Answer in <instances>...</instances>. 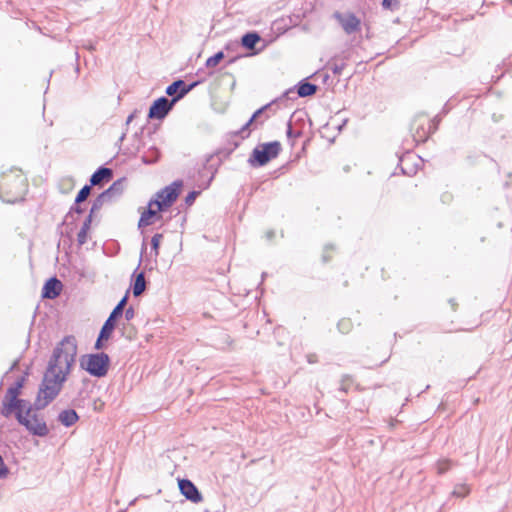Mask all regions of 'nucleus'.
<instances>
[{"instance_id":"nucleus-12","label":"nucleus","mask_w":512,"mask_h":512,"mask_svg":"<svg viewBox=\"0 0 512 512\" xmlns=\"http://www.w3.org/2000/svg\"><path fill=\"white\" fill-rule=\"evenodd\" d=\"M178 487L180 493L186 498V500L194 504L200 503L203 500L202 493L190 479L178 478Z\"/></svg>"},{"instance_id":"nucleus-20","label":"nucleus","mask_w":512,"mask_h":512,"mask_svg":"<svg viewBox=\"0 0 512 512\" xmlns=\"http://www.w3.org/2000/svg\"><path fill=\"white\" fill-rule=\"evenodd\" d=\"M55 398L47 395V394H43V393H40V390H38V393H37V396H36V399L34 400L33 403H31L29 401V404H28V416L30 417V414L32 412H37V411H40L42 409H44L45 407H47Z\"/></svg>"},{"instance_id":"nucleus-45","label":"nucleus","mask_w":512,"mask_h":512,"mask_svg":"<svg viewBox=\"0 0 512 512\" xmlns=\"http://www.w3.org/2000/svg\"><path fill=\"white\" fill-rule=\"evenodd\" d=\"M283 97L287 98V99H290V100H294L297 98V95H296V88L295 86L292 87V88H289L287 89L284 94H283Z\"/></svg>"},{"instance_id":"nucleus-2","label":"nucleus","mask_w":512,"mask_h":512,"mask_svg":"<svg viewBox=\"0 0 512 512\" xmlns=\"http://www.w3.org/2000/svg\"><path fill=\"white\" fill-rule=\"evenodd\" d=\"M28 404L29 401L20 396L4 395L0 414L5 418L14 416L18 424L23 426L31 435L46 437L50 432L47 424L32 426L31 419L28 416Z\"/></svg>"},{"instance_id":"nucleus-39","label":"nucleus","mask_w":512,"mask_h":512,"mask_svg":"<svg viewBox=\"0 0 512 512\" xmlns=\"http://www.w3.org/2000/svg\"><path fill=\"white\" fill-rule=\"evenodd\" d=\"M351 382V377L349 375H344L341 379V385L339 387V391L343 393H347L349 390V383Z\"/></svg>"},{"instance_id":"nucleus-29","label":"nucleus","mask_w":512,"mask_h":512,"mask_svg":"<svg viewBox=\"0 0 512 512\" xmlns=\"http://www.w3.org/2000/svg\"><path fill=\"white\" fill-rule=\"evenodd\" d=\"M253 123H250L248 120L239 130L232 132V137H240L242 140L248 138L251 133V126Z\"/></svg>"},{"instance_id":"nucleus-51","label":"nucleus","mask_w":512,"mask_h":512,"mask_svg":"<svg viewBox=\"0 0 512 512\" xmlns=\"http://www.w3.org/2000/svg\"><path fill=\"white\" fill-rule=\"evenodd\" d=\"M19 365V359H16L12 365L10 366V368L8 369V371L5 373V375H7L9 372L15 370Z\"/></svg>"},{"instance_id":"nucleus-55","label":"nucleus","mask_w":512,"mask_h":512,"mask_svg":"<svg viewBox=\"0 0 512 512\" xmlns=\"http://www.w3.org/2000/svg\"><path fill=\"white\" fill-rule=\"evenodd\" d=\"M133 117H134V114H130L128 117H127V120H126V124L128 125L132 120H133Z\"/></svg>"},{"instance_id":"nucleus-1","label":"nucleus","mask_w":512,"mask_h":512,"mask_svg":"<svg viewBox=\"0 0 512 512\" xmlns=\"http://www.w3.org/2000/svg\"><path fill=\"white\" fill-rule=\"evenodd\" d=\"M77 350V340L73 335L65 336L56 344L39 385L40 393L53 398L60 394L75 365Z\"/></svg>"},{"instance_id":"nucleus-34","label":"nucleus","mask_w":512,"mask_h":512,"mask_svg":"<svg viewBox=\"0 0 512 512\" xmlns=\"http://www.w3.org/2000/svg\"><path fill=\"white\" fill-rule=\"evenodd\" d=\"M400 6L401 4L399 0H382L381 2L382 9L392 12L399 10Z\"/></svg>"},{"instance_id":"nucleus-6","label":"nucleus","mask_w":512,"mask_h":512,"mask_svg":"<svg viewBox=\"0 0 512 512\" xmlns=\"http://www.w3.org/2000/svg\"><path fill=\"white\" fill-rule=\"evenodd\" d=\"M281 150V143L277 140L260 143L252 150L247 162L253 168L263 167L277 158Z\"/></svg>"},{"instance_id":"nucleus-50","label":"nucleus","mask_w":512,"mask_h":512,"mask_svg":"<svg viewBox=\"0 0 512 512\" xmlns=\"http://www.w3.org/2000/svg\"><path fill=\"white\" fill-rule=\"evenodd\" d=\"M422 131H424L422 129ZM428 136L425 135V132H423V135L419 136V138L416 137V135H414V140L419 143V142H425L427 140Z\"/></svg>"},{"instance_id":"nucleus-60","label":"nucleus","mask_w":512,"mask_h":512,"mask_svg":"<svg viewBox=\"0 0 512 512\" xmlns=\"http://www.w3.org/2000/svg\"><path fill=\"white\" fill-rule=\"evenodd\" d=\"M308 362H309V363H313V362H314V360H313L312 356H309V357H308Z\"/></svg>"},{"instance_id":"nucleus-22","label":"nucleus","mask_w":512,"mask_h":512,"mask_svg":"<svg viewBox=\"0 0 512 512\" xmlns=\"http://www.w3.org/2000/svg\"><path fill=\"white\" fill-rule=\"evenodd\" d=\"M80 417L74 409H65L58 414L57 420L64 427H71L79 421Z\"/></svg>"},{"instance_id":"nucleus-52","label":"nucleus","mask_w":512,"mask_h":512,"mask_svg":"<svg viewBox=\"0 0 512 512\" xmlns=\"http://www.w3.org/2000/svg\"><path fill=\"white\" fill-rule=\"evenodd\" d=\"M242 56L241 55H237L235 57H232L230 58L228 61H227V65H231L233 63H235L239 58H241Z\"/></svg>"},{"instance_id":"nucleus-36","label":"nucleus","mask_w":512,"mask_h":512,"mask_svg":"<svg viewBox=\"0 0 512 512\" xmlns=\"http://www.w3.org/2000/svg\"><path fill=\"white\" fill-rule=\"evenodd\" d=\"M202 188L200 190H192L188 192V194L184 198V202L187 206H192L196 200V198L200 195Z\"/></svg>"},{"instance_id":"nucleus-47","label":"nucleus","mask_w":512,"mask_h":512,"mask_svg":"<svg viewBox=\"0 0 512 512\" xmlns=\"http://www.w3.org/2000/svg\"><path fill=\"white\" fill-rule=\"evenodd\" d=\"M440 121H441V119H440L439 115L435 116L432 119L431 125L429 127L430 133H434L438 129V125H439Z\"/></svg>"},{"instance_id":"nucleus-35","label":"nucleus","mask_w":512,"mask_h":512,"mask_svg":"<svg viewBox=\"0 0 512 512\" xmlns=\"http://www.w3.org/2000/svg\"><path fill=\"white\" fill-rule=\"evenodd\" d=\"M470 493V489L464 485V484H459L457 485L453 492H452V495L457 497V498H464L466 497L468 494Z\"/></svg>"},{"instance_id":"nucleus-19","label":"nucleus","mask_w":512,"mask_h":512,"mask_svg":"<svg viewBox=\"0 0 512 512\" xmlns=\"http://www.w3.org/2000/svg\"><path fill=\"white\" fill-rule=\"evenodd\" d=\"M115 328H116V325L106 319V321L104 322L103 326L101 327L98 337L95 341V344H94L95 350L99 351L104 347V341H107L111 337Z\"/></svg>"},{"instance_id":"nucleus-5","label":"nucleus","mask_w":512,"mask_h":512,"mask_svg":"<svg viewBox=\"0 0 512 512\" xmlns=\"http://www.w3.org/2000/svg\"><path fill=\"white\" fill-rule=\"evenodd\" d=\"M79 365L90 376L103 378L110 369L111 359L105 352L89 353L80 357Z\"/></svg>"},{"instance_id":"nucleus-38","label":"nucleus","mask_w":512,"mask_h":512,"mask_svg":"<svg viewBox=\"0 0 512 512\" xmlns=\"http://www.w3.org/2000/svg\"><path fill=\"white\" fill-rule=\"evenodd\" d=\"M88 231L89 230L87 229L80 228V231L77 234V242L79 246H82L87 242Z\"/></svg>"},{"instance_id":"nucleus-13","label":"nucleus","mask_w":512,"mask_h":512,"mask_svg":"<svg viewBox=\"0 0 512 512\" xmlns=\"http://www.w3.org/2000/svg\"><path fill=\"white\" fill-rule=\"evenodd\" d=\"M62 289V282L56 276H52L43 284L41 297L43 299L53 300L61 294Z\"/></svg>"},{"instance_id":"nucleus-8","label":"nucleus","mask_w":512,"mask_h":512,"mask_svg":"<svg viewBox=\"0 0 512 512\" xmlns=\"http://www.w3.org/2000/svg\"><path fill=\"white\" fill-rule=\"evenodd\" d=\"M126 178H120L114 181L106 190L101 192L92 202V213H96L102 206L112 201L114 198L120 197L124 191V182Z\"/></svg>"},{"instance_id":"nucleus-42","label":"nucleus","mask_w":512,"mask_h":512,"mask_svg":"<svg viewBox=\"0 0 512 512\" xmlns=\"http://www.w3.org/2000/svg\"><path fill=\"white\" fill-rule=\"evenodd\" d=\"M94 214L95 213H92V207H91L90 212H89L88 216L85 218V220L83 221L81 228L87 229V230L90 229Z\"/></svg>"},{"instance_id":"nucleus-40","label":"nucleus","mask_w":512,"mask_h":512,"mask_svg":"<svg viewBox=\"0 0 512 512\" xmlns=\"http://www.w3.org/2000/svg\"><path fill=\"white\" fill-rule=\"evenodd\" d=\"M345 66H346V64L344 62H341L339 64L333 63V64H330V69L334 75H341Z\"/></svg>"},{"instance_id":"nucleus-26","label":"nucleus","mask_w":512,"mask_h":512,"mask_svg":"<svg viewBox=\"0 0 512 512\" xmlns=\"http://www.w3.org/2000/svg\"><path fill=\"white\" fill-rule=\"evenodd\" d=\"M273 103H274V101L267 103L264 106L257 109L256 111H254V113L249 118L250 123H253L254 128H256L258 124H263V122L268 118V116H265V118L263 120H259L263 116L264 112L268 108H270Z\"/></svg>"},{"instance_id":"nucleus-49","label":"nucleus","mask_w":512,"mask_h":512,"mask_svg":"<svg viewBox=\"0 0 512 512\" xmlns=\"http://www.w3.org/2000/svg\"><path fill=\"white\" fill-rule=\"evenodd\" d=\"M103 406H104V403L100 399H97L94 401V410L100 411Z\"/></svg>"},{"instance_id":"nucleus-3","label":"nucleus","mask_w":512,"mask_h":512,"mask_svg":"<svg viewBox=\"0 0 512 512\" xmlns=\"http://www.w3.org/2000/svg\"><path fill=\"white\" fill-rule=\"evenodd\" d=\"M26 190L27 180L20 173L4 174L0 180V199L5 203L23 201Z\"/></svg>"},{"instance_id":"nucleus-7","label":"nucleus","mask_w":512,"mask_h":512,"mask_svg":"<svg viewBox=\"0 0 512 512\" xmlns=\"http://www.w3.org/2000/svg\"><path fill=\"white\" fill-rule=\"evenodd\" d=\"M183 187V181L178 179L160 189L150 199V205H156L160 211H166L177 200Z\"/></svg>"},{"instance_id":"nucleus-28","label":"nucleus","mask_w":512,"mask_h":512,"mask_svg":"<svg viewBox=\"0 0 512 512\" xmlns=\"http://www.w3.org/2000/svg\"><path fill=\"white\" fill-rule=\"evenodd\" d=\"M225 58L224 52L218 51L212 56L208 57L205 62L206 68H214L216 67L223 59Z\"/></svg>"},{"instance_id":"nucleus-46","label":"nucleus","mask_w":512,"mask_h":512,"mask_svg":"<svg viewBox=\"0 0 512 512\" xmlns=\"http://www.w3.org/2000/svg\"><path fill=\"white\" fill-rule=\"evenodd\" d=\"M334 249V246L332 244H327L325 247H324V253L322 255V261L323 263H327L330 261L331 257L327 254V251L328 250H333Z\"/></svg>"},{"instance_id":"nucleus-11","label":"nucleus","mask_w":512,"mask_h":512,"mask_svg":"<svg viewBox=\"0 0 512 512\" xmlns=\"http://www.w3.org/2000/svg\"><path fill=\"white\" fill-rule=\"evenodd\" d=\"M174 105L169 101L166 96H161L155 99L148 110V119L152 120H163L173 109Z\"/></svg>"},{"instance_id":"nucleus-10","label":"nucleus","mask_w":512,"mask_h":512,"mask_svg":"<svg viewBox=\"0 0 512 512\" xmlns=\"http://www.w3.org/2000/svg\"><path fill=\"white\" fill-rule=\"evenodd\" d=\"M147 244L145 240L141 245L140 260L137 268L134 270L131 276L130 287L134 297L140 296L147 288V282L145 279V271H138L142 263L143 254L146 253Z\"/></svg>"},{"instance_id":"nucleus-44","label":"nucleus","mask_w":512,"mask_h":512,"mask_svg":"<svg viewBox=\"0 0 512 512\" xmlns=\"http://www.w3.org/2000/svg\"><path fill=\"white\" fill-rule=\"evenodd\" d=\"M31 424L33 425H42L43 423H46L43 418H40L39 415L36 412H32L30 414Z\"/></svg>"},{"instance_id":"nucleus-43","label":"nucleus","mask_w":512,"mask_h":512,"mask_svg":"<svg viewBox=\"0 0 512 512\" xmlns=\"http://www.w3.org/2000/svg\"><path fill=\"white\" fill-rule=\"evenodd\" d=\"M208 508L211 512H225V506L221 502L210 503Z\"/></svg>"},{"instance_id":"nucleus-33","label":"nucleus","mask_w":512,"mask_h":512,"mask_svg":"<svg viewBox=\"0 0 512 512\" xmlns=\"http://www.w3.org/2000/svg\"><path fill=\"white\" fill-rule=\"evenodd\" d=\"M91 187L92 186L90 184H86L78 191L75 197L77 203H82L89 197L91 193Z\"/></svg>"},{"instance_id":"nucleus-15","label":"nucleus","mask_w":512,"mask_h":512,"mask_svg":"<svg viewBox=\"0 0 512 512\" xmlns=\"http://www.w3.org/2000/svg\"><path fill=\"white\" fill-rule=\"evenodd\" d=\"M261 40H262V38L257 31H248L242 35L240 44L244 49L251 51L248 54L249 56H254L261 51V49H256V45Z\"/></svg>"},{"instance_id":"nucleus-48","label":"nucleus","mask_w":512,"mask_h":512,"mask_svg":"<svg viewBox=\"0 0 512 512\" xmlns=\"http://www.w3.org/2000/svg\"><path fill=\"white\" fill-rule=\"evenodd\" d=\"M123 315L127 321L132 320L135 316L134 308L132 306L126 308Z\"/></svg>"},{"instance_id":"nucleus-16","label":"nucleus","mask_w":512,"mask_h":512,"mask_svg":"<svg viewBox=\"0 0 512 512\" xmlns=\"http://www.w3.org/2000/svg\"><path fill=\"white\" fill-rule=\"evenodd\" d=\"M184 86V80L182 79H176L171 84H169L166 89L165 93L167 96H169V101L175 106V104L183 99L185 97L184 91H182Z\"/></svg>"},{"instance_id":"nucleus-41","label":"nucleus","mask_w":512,"mask_h":512,"mask_svg":"<svg viewBox=\"0 0 512 512\" xmlns=\"http://www.w3.org/2000/svg\"><path fill=\"white\" fill-rule=\"evenodd\" d=\"M200 83H202V80H195L189 84H186V82L184 81V86L182 91H184L185 93V96L190 92L192 91L195 87H197Z\"/></svg>"},{"instance_id":"nucleus-31","label":"nucleus","mask_w":512,"mask_h":512,"mask_svg":"<svg viewBox=\"0 0 512 512\" xmlns=\"http://www.w3.org/2000/svg\"><path fill=\"white\" fill-rule=\"evenodd\" d=\"M353 323L349 318H343L338 321L337 328L340 333L347 334L351 331Z\"/></svg>"},{"instance_id":"nucleus-9","label":"nucleus","mask_w":512,"mask_h":512,"mask_svg":"<svg viewBox=\"0 0 512 512\" xmlns=\"http://www.w3.org/2000/svg\"><path fill=\"white\" fill-rule=\"evenodd\" d=\"M333 18L347 35H352L361 30V19L353 12L335 11Z\"/></svg>"},{"instance_id":"nucleus-53","label":"nucleus","mask_w":512,"mask_h":512,"mask_svg":"<svg viewBox=\"0 0 512 512\" xmlns=\"http://www.w3.org/2000/svg\"><path fill=\"white\" fill-rule=\"evenodd\" d=\"M449 304L451 305L452 309L455 311L456 310V307H457V303H456V300L454 298H450L448 300Z\"/></svg>"},{"instance_id":"nucleus-25","label":"nucleus","mask_w":512,"mask_h":512,"mask_svg":"<svg viewBox=\"0 0 512 512\" xmlns=\"http://www.w3.org/2000/svg\"><path fill=\"white\" fill-rule=\"evenodd\" d=\"M80 204L81 203H77L75 199L73 205L70 207L68 213L65 215L62 225H65L67 229L70 226V229H73L72 226L75 223L74 213L82 214L84 212V209L80 206Z\"/></svg>"},{"instance_id":"nucleus-57","label":"nucleus","mask_w":512,"mask_h":512,"mask_svg":"<svg viewBox=\"0 0 512 512\" xmlns=\"http://www.w3.org/2000/svg\"><path fill=\"white\" fill-rule=\"evenodd\" d=\"M442 113L443 114H447L448 113V109H447V105H445L442 109Z\"/></svg>"},{"instance_id":"nucleus-64","label":"nucleus","mask_w":512,"mask_h":512,"mask_svg":"<svg viewBox=\"0 0 512 512\" xmlns=\"http://www.w3.org/2000/svg\"><path fill=\"white\" fill-rule=\"evenodd\" d=\"M343 285H344L345 287H346V286H348V281H345V282L343 283Z\"/></svg>"},{"instance_id":"nucleus-32","label":"nucleus","mask_w":512,"mask_h":512,"mask_svg":"<svg viewBox=\"0 0 512 512\" xmlns=\"http://www.w3.org/2000/svg\"><path fill=\"white\" fill-rule=\"evenodd\" d=\"M452 465L453 462L449 459L439 460L436 464L437 473L439 475L445 474L447 471L451 469Z\"/></svg>"},{"instance_id":"nucleus-21","label":"nucleus","mask_w":512,"mask_h":512,"mask_svg":"<svg viewBox=\"0 0 512 512\" xmlns=\"http://www.w3.org/2000/svg\"><path fill=\"white\" fill-rule=\"evenodd\" d=\"M29 376V369L24 371V373L18 377L13 384H11L5 391L4 395L7 396H21L23 388L25 387L27 378Z\"/></svg>"},{"instance_id":"nucleus-23","label":"nucleus","mask_w":512,"mask_h":512,"mask_svg":"<svg viewBox=\"0 0 512 512\" xmlns=\"http://www.w3.org/2000/svg\"><path fill=\"white\" fill-rule=\"evenodd\" d=\"M129 299V291L125 293V295L120 299L117 305L113 308L107 320L114 323L116 325L117 320L120 319L125 311V307L127 305Z\"/></svg>"},{"instance_id":"nucleus-54","label":"nucleus","mask_w":512,"mask_h":512,"mask_svg":"<svg viewBox=\"0 0 512 512\" xmlns=\"http://www.w3.org/2000/svg\"><path fill=\"white\" fill-rule=\"evenodd\" d=\"M236 44H232V43H227L225 45V50L229 51V50H232L233 49V46H235Z\"/></svg>"},{"instance_id":"nucleus-58","label":"nucleus","mask_w":512,"mask_h":512,"mask_svg":"<svg viewBox=\"0 0 512 512\" xmlns=\"http://www.w3.org/2000/svg\"><path fill=\"white\" fill-rule=\"evenodd\" d=\"M365 37H366L367 39H370V38H371V35H370V32H369V28H367V33H366Z\"/></svg>"},{"instance_id":"nucleus-62","label":"nucleus","mask_w":512,"mask_h":512,"mask_svg":"<svg viewBox=\"0 0 512 512\" xmlns=\"http://www.w3.org/2000/svg\"><path fill=\"white\" fill-rule=\"evenodd\" d=\"M266 275H267L266 272L262 273V280L264 279V277H266Z\"/></svg>"},{"instance_id":"nucleus-37","label":"nucleus","mask_w":512,"mask_h":512,"mask_svg":"<svg viewBox=\"0 0 512 512\" xmlns=\"http://www.w3.org/2000/svg\"><path fill=\"white\" fill-rule=\"evenodd\" d=\"M286 135H287L288 139L299 138V137L302 136V131L301 130H294L292 128L291 121H288Z\"/></svg>"},{"instance_id":"nucleus-18","label":"nucleus","mask_w":512,"mask_h":512,"mask_svg":"<svg viewBox=\"0 0 512 512\" xmlns=\"http://www.w3.org/2000/svg\"><path fill=\"white\" fill-rule=\"evenodd\" d=\"M295 88H296V95H297V97H300V98L311 97V96L315 95L319 89V87L316 84L308 81V78H304V79L300 80L295 85Z\"/></svg>"},{"instance_id":"nucleus-56","label":"nucleus","mask_w":512,"mask_h":512,"mask_svg":"<svg viewBox=\"0 0 512 512\" xmlns=\"http://www.w3.org/2000/svg\"><path fill=\"white\" fill-rule=\"evenodd\" d=\"M272 237H274V231H269L267 233V238L271 239Z\"/></svg>"},{"instance_id":"nucleus-30","label":"nucleus","mask_w":512,"mask_h":512,"mask_svg":"<svg viewBox=\"0 0 512 512\" xmlns=\"http://www.w3.org/2000/svg\"><path fill=\"white\" fill-rule=\"evenodd\" d=\"M163 239V234L156 233L152 236L150 246L151 252L154 253V256L157 257L159 255L160 244Z\"/></svg>"},{"instance_id":"nucleus-4","label":"nucleus","mask_w":512,"mask_h":512,"mask_svg":"<svg viewBox=\"0 0 512 512\" xmlns=\"http://www.w3.org/2000/svg\"><path fill=\"white\" fill-rule=\"evenodd\" d=\"M240 145V141L233 140L231 142H228L227 147L219 148L216 150L214 154H210L206 157V161L203 164L202 169L199 170V176L200 178L207 177V180L201 184H199V188L207 189L211 185L219 166L221 165L223 159L228 158L232 152L238 148Z\"/></svg>"},{"instance_id":"nucleus-14","label":"nucleus","mask_w":512,"mask_h":512,"mask_svg":"<svg viewBox=\"0 0 512 512\" xmlns=\"http://www.w3.org/2000/svg\"><path fill=\"white\" fill-rule=\"evenodd\" d=\"M153 205H150V201L147 204V207L144 209V211L141 213L139 221H138V228H144L150 225H153L155 222L160 221L162 219V212L159 210V207H157L156 210L152 209Z\"/></svg>"},{"instance_id":"nucleus-63","label":"nucleus","mask_w":512,"mask_h":512,"mask_svg":"<svg viewBox=\"0 0 512 512\" xmlns=\"http://www.w3.org/2000/svg\"><path fill=\"white\" fill-rule=\"evenodd\" d=\"M204 512H211V510L207 507L205 508Z\"/></svg>"},{"instance_id":"nucleus-17","label":"nucleus","mask_w":512,"mask_h":512,"mask_svg":"<svg viewBox=\"0 0 512 512\" xmlns=\"http://www.w3.org/2000/svg\"><path fill=\"white\" fill-rule=\"evenodd\" d=\"M113 178V170L111 168H108L104 165L98 167L93 174L90 176V185L91 186H97L102 181L103 182H109Z\"/></svg>"},{"instance_id":"nucleus-61","label":"nucleus","mask_w":512,"mask_h":512,"mask_svg":"<svg viewBox=\"0 0 512 512\" xmlns=\"http://www.w3.org/2000/svg\"><path fill=\"white\" fill-rule=\"evenodd\" d=\"M420 134H421V131L417 130V135H416V137L418 138L419 136H421Z\"/></svg>"},{"instance_id":"nucleus-27","label":"nucleus","mask_w":512,"mask_h":512,"mask_svg":"<svg viewBox=\"0 0 512 512\" xmlns=\"http://www.w3.org/2000/svg\"><path fill=\"white\" fill-rule=\"evenodd\" d=\"M413 157V155L410 153V151H407L405 152L404 154H402L401 156H399V162H398V167H400L401 169V172L403 175H408V176H412L416 173V169L415 168H406L403 166V163L409 159H411Z\"/></svg>"},{"instance_id":"nucleus-24","label":"nucleus","mask_w":512,"mask_h":512,"mask_svg":"<svg viewBox=\"0 0 512 512\" xmlns=\"http://www.w3.org/2000/svg\"><path fill=\"white\" fill-rule=\"evenodd\" d=\"M161 158V151L155 145L150 146L141 156L142 163L152 165L157 163Z\"/></svg>"},{"instance_id":"nucleus-59","label":"nucleus","mask_w":512,"mask_h":512,"mask_svg":"<svg viewBox=\"0 0 512 512\" xmlns=\"http://www.w3.org/2000/svg\"><path fill=\"white\" fill-rule=\"evenodd\" d=\"M125 136H126V134H125V133H123V134L120 136L119 141H120V142H122V141L124 140Z\"/></svg>"}]
</instances>
